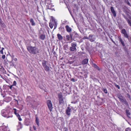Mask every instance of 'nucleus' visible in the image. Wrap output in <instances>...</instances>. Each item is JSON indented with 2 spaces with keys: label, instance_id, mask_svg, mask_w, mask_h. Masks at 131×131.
Listing matches in <instances>:
<instances>
[{
  "label": "nucleus",
  "instance_id": "obj_1",
  "mask_svg": "<svg viewBox=\"0 0 131 131\" xmlns=\"http://www.w3.org/2000/svg\"><path fill=\"white\" fill-rule=\"evenodd\" d=\"M27 49L28 51L30 54H36L41 53L42 51L36 47H32L31 46H28L27 47Z\"/></svg>",
  "mask_w": 131,
  "mask_h": 131
},
{
  "label": "nucleus",
  "instance_id": "obj_2",
  "mask_svg": "<svg viewBox=\"0 0 131 131\" xmlns=\"http://www.w3.org/2000/svg\"><path fill=\"white\" fill-rule=\"evenodd\" d=\"M10 108H8L6 110H2L1 112L2 115L7 118L12 117L13 115L10 111Z\"/></svg>",
  "mask_w": 131,
  "mask_h": 131
},
{
  "label": "nucleus",
  "instance_id": "obj_3",
  "mask_svg": "<svg viewBox=\"0 0 131 131\" xmlns=\"http://www.w3.org/2000/svg\"><path fill=\"white\" fill-rule=\"evenodd\" d=\"M58 96L59 99V104H63L64 101L61 92L58 94Z\"/></svg>",
  "mask_w": 131,
  "mask_h": 131
},
{
  "label": "nucleus",
  "instance_id": "obj_4",
  "mask_svg": "<svg viewBox=\"0 0 131 131\" xmlns=\"http://www.w3.org/2000/svg\"><path fill=\"white\" fill-rule=\"evenodd\" d=\"M47 61L44 60L42 63V65L45 70L47 72H49L50 70V68L49 66H48L47 65Z\"/></svg>",
  "mask_w": 131,
  "mask_h": 131
},
{
  "label": "nucleus",
  "instance_id": "obj_5",
  "mask_svg": "<svg viewBox=\"0 0 131 131\" xmlns=\"http://www.w3.org/2000/svg\"><path fill=\"white\" fill-rule=\"evenodd\" d=\"M46 103L48 108L49 110L51 111L53 108L52 104L51 101L49 100L47 101Z\"/></svg>",
  "mask_w": 131,
  "mask_h": 131
},
{
  "label": "nucleus",
  "instance_id": "obj_6",
  "mask_svg": "<svg viewBox=\"0 0 131 131\" xmlns=\"http://www.w3.org/2000/svg\"><path fill=\"white\" fill-rule=\"evenodd\" d=\"M72 46L70 48V50L71 51H74L76 49L75 47L77 46V44L75 42H73L71 44Z\"/></svg>",
  "mask_w": 131,
  "mask_h": 131
},
{
  "label": "nucleus",
  "instance_id": "obj_7",
  "mask_svg": "<svg viewBox=\"0 0 131 131\" xmlns=\"http://www.w3.org/2000/svg\"><path fill=\"white\" fill-rule=\"evenodd\" d=\"M71 108L72 110L74 109V108L72 106L71 107V108H70L69 107H68L66 110V113L67 115L69 117L70 115Z\"/></svg>",
  "mask_w": 131,
  "mask_h": 131
},
{
  "label": "nucleus",
  "instance_id": "obj_8",
  "mask_svg": "<svg viewBox=\"0 0 131 131\" xmlns=\"http://www.w3.org/2000/svg\"><path fill=\"white\" fill-rule=\"evenodd\" d=\"M121 32L122 34H123L124 37L125 38L128 39L129 36L127 34V33L125 29H122Z\"/></svg>",
  "mask_w": 131,
  "mask_h": 131
},
{
  "label": "nucleus",
  "instance_id": "obj_9",
  "mask_svg": "<svg viewBox=\"0 0 131 131\" xmlns=\"http://www.w3.org/2000/svg\"><path fill=\"white\" fill-rule=\"evenodd\" d=\"M118 98L119 99L120 101L122 102H124L125 104H128L127 101L126 100H124L123 99V96L121 94H119L118 95Z\"/></svg>",
  "mask_w": 131,
  "mask_h": 131
},
{
  "label": "nucleus",
  "instance_id": "obj_10",
  "mask_svg": "<svg viewBox=\"0 0 131 131\" xmlns=\"http://www.w3.org/2000/svg\"><path fill=\"white\" fill-rule=\"evenodd\" d=\"M43 33H40V35H39V38L40 39L42 40H44L46 37V36L44 32L43 31Z\"/></svg>",
  "mask_w": 131,
  "mask_h": 131
},
{
  "label": "nucleus",
  "instance_id": "obj_11",
  "mask_svg": "<svg viewBox=\"0 0 131 131\" xmlns=\"http://www.w3.org/2000/svg\"><path fill=\"white\" fill-rule=\"evenodd\" d=\"M118 38L119 39V42L121 43L122 46L123 47L125 46V45L124 42L122 39L121 37L120 36H118Z\"/></svg>",
  "mask_w": 131,
  "mask_h": 131
},
{
  "label": "nucleus",
  "instance_id": "obj_12",
  "mask_svg": "<svg viewBox=\"0 0 131 131\" xmlns=\"http://www.w3.org/2000/svg\"><path fill=\"white\" fill-rule=\"evenodd\" d=\"M54 21H56L54 19H52L50 22L49 23V26L51 29L53 28L54 25L55 23L54 22Z\"/></svg>",
  "mask_w": 131,
  "mask_h": 131
},
{
  "label": "nucleus",
  "instance_id": "obj_13",
  "mask_svg": "<svg viewBox=\"0 0 131 131\" xmlns=\"http://www.w3.org/2000/svg\"><path fill=\"white\" fill-rule=\"evenodd\" d=\"M111 11L113 14V16L115 17L116 16V13L113 7L111 6L110 8Z\"/></svg>",
  "mask_w": 131,
  "mask_h": 131
},
{
  "label": "nucleus",
  "instance_id": "obj_14",
  "mask_svg": "<svg viewBox=\"0 0 131 131\" xmlns=\"http://www.w3.org/2000/svg\"><path fill=\"white\" fill-rule=\"evenodd\" d=\"M65 28L66 29L67 31L69 32H70L72 31L71 29L68 25H66L65 26Z\"/></svg>",
  "mask_w": 131,
  "mask_h": 131
},
{
  "label": "nucleus",
  "instance_id": "obj_15",
  "mask_svg": "<svg viewBox=\"0 0 131 131\" xmlns=\"http://www.w3.org/2000/svg\"><path fill=\"white\" fill-rule=\"evenodd\" d=\"M88 59H84L82 62V64H87L88 62Z\"/></svg>",
  "mask_w": 131,
  "mask_h": 131
},
{
  "label": "nucleus",
  "instance_id": "obj_16",
  "mask_svg": "<svg viewBox=\"0 0 131 131\" xmlns=\"http://www.w3.org/2000/svg\"><path fill=\"white\" fill-rule=\"evenodd\" d=\"M32 99V98L30 96H27L26 98V102L30 103Z\"/></svg>",
  "mask_w": 131,
  "mask_h": 131
},
{
  "label": "nucleus",
  "instance_id": "obj_17",
  "mask_svg": "<svg viewBox=\"0 0 131 131\" xmlns=\"http://www.w3.org/2000/svg\"><path fill=\"white\" fill-rule=\"evenodd\" d=\"M57 36L58 39L59 40H62L63 39L62 36L60 34H57Z\"/></svg>",
  "mask_w": 131,
  "mask_h": 131
},
{
  "label": "nucleus",
  "instance_id": "obj_18",
  "mask_svg": "<svg viewBox=\"0 0 131 131\" xmlns=\"http://www.w3.org/2000/svg\"><path fill=\"white\" fill-rule=\"evenodd\" d=\"M93 36V35H90L89 36V38H90V40L91 42H93L95 40V38H92Z\"/></svg>",
  "mask_w": 131,
  "mask_h": 131
},
{
  "label": "nucleus",
  "instance_id": "obj_19",
  "mask_svg": "<svg viewBox=\"0 0 131 131\" xmlns=\"http://www.w3.org/2000/svg\"><path fill=\"white\" fill-rule=\"evenodd\" d=\"M30 22L32 26H34L35 25V24L33 19L32 18H30Z\"/></svg>",
  "mask_w": 131,
  "mask_h": 131
},
{
  "label": "nucleus",
  "instance_id": "obj_20",
  "mask_svg": "<svg viewBox=\"0 0 131 131\" xmlns=\"http://www.w3.org/2000/svg\"><path fill=\"white\" fill-rule=\"evenodd\" d=\"M36 122L38 126H39V120L38 119V118L37 117H36Z\"/></svg>",
  "mask_w": 131,
  "mask_h": 131
},
{
  "label": "nucleus",
  "instance_id": "obj_21",
  "mask_svg": "<svg viewBox=\"0 0 131 131\" xmlns=\"http://www.w3.org/2000/svg\"><path fill=\"white\" fill-rule=\"evenodd\" d=\"M124 17H125V18L126 19L129 25L130 26H131V22H130V21L129 19H128L127 18H126L125 17V16H124Z\"/></svg>",
  "mask_w": 131,
  "mask_h": 131
},
{
  "label": "nucleus",
  "instance_id": "obj_22",
  "mask_svg": "<svg viewBox=\"0 0 131 131\" xmlns=\"http://www.w3.org/2000/svg\"><path fill=\"white\" fill-rule=\"evenodd\" d=\"M126 113L127 116L128 117V116L130 115V113L129 112V110H126Z\"/></svg>",
  "mask_w": 131,
  "mask_h": 131
},
{
  "label": "nucleus",
  "instance_id": "obj_23",
  "mask_svg": "<svg viewBox=\"0 0 131 131\" xmlns=\"http://www.w3.org/2000/svg\"><path fill=\"white\" fill-rule=\"evenodd\" d=\"M54 22L55 23L54 25V29H55L57 27V22L56 21H54Z\"/></svg>",
  "mask_w": 131,
  "mask_h": 131
},
{
  "label": "nucleus",
  "instance_id": "obj_24",
  "mask_svg": "<svg viewBox=\"0 0 131 131\" xmlns=\"http://www.w3.org/2000/svg\"><path fill=\"white\" fill-rule=\"evenodd\" d=\"M102 90L104 92L105 94L107 93V90L106 89L103 88Z\"/></svg>",
  "mask_w": 131,
  "mask_h": 131
},
{
  "label": "nucleus",
  "instance_id": "obj_25",
  "mask_svg": "<svg viewBox=\"0 0 131 131\" xmlns=\"http://www.w3.org/2000/svg\"><path fill=\"white\" fill-rule=\"evenodd\" d=\"M66 39L67 41H69L70 40V37L69 35H67L66 36Z\"/></svg>",
  "mask_w": 131,
  "mask_h": 131
},
{
  "label": "nucleus",
  "instance_id": "obj_26",
  "mask_svg": "<svg viewBox=\"0 0 131 131\" xmlns=\"http://www.w3.org/2000/svg\"><path fill=\"white\" fill-rule=\"evenodd\" d=\"M4 48L2 47V48L1 50L0 51V53L2 54H3L4 53L3 52V50H4Z\"/></svg>",
  "mask_w": 131,
  "mask_h": 131
},
{
  "label": "nucleus",
  "instance_id": "obj_27",
  "mask_svg": "<svg viewBox=\"0 0 131 131\" xmlns=\"http://www.w3.org/2000/svg\"><path fill=\"white\" fill-rule=\"evenodd\" d=\"M0 25L1 27L2 28H5L6 27V25L4 23Z\"/></svg>",
  "mask_w": 131,
  "mask_h": 131
},
{
  "label": "nucleus",
  "instance_id": "obj_28",
  "mask_svg": "<svg viewBox=\"0 0 131 131\" xmlns=\"http://www.w3.org/2000/svg\"><path fill=\"white\" fill-rule=\"evenodd\" d=\"M125 131H131V128L129 127L126 128L125 129Z\"/></svg>",
  "mask_w": 131,
  "mask_h": 131
},
{
  "label": "nucleus",
  "instance_id": "obj_29",
  "mask_svg": "<svg viewBox=\"0 0 131 131\" xmlns=\"http://www.w3.org/2000/svg\"><path fill=\"white\" fill-rule=\"evenodd\" d=\"M115 86L118 88V89H120V87L118 85H117L116 84H115Z\"/></svg>",
  "mask_w": 131,
  "mask_h": 131
},
{
  "label": "nucleus",
  "instance_id": "obj_30",
  "mask_svg": "<svg viewBox=\"0 0 131 131\" xmlns=\"http://www.w3.org/2000/svg\"><path fill=\"white\" fill-rule=\"evenodd\" d=\"M126 3L129 5L130 6H131L130 3H129V1L128 0H127V1H126Z\"/></svg>",
  "mask_w": 131,
  "mask_h": 131
},
{
  "label": "nucleus",
  "instance_id": "obj_31",
  "mask_svg": "<svg viewBox=\"0 0 131 131\" xmlns=\"http://www.w3.org/2000/svg\"><path fill=\"white\" fill-rule=\"evenodd\" d=\"M17 117H18V119L19 121H22V119L21 118L20 115L18 116Z\"/></svg>",
  "mask_w": 131,
  "mask_h": 131
},
{
  "label": "nucleus",
  "instance_id": "obj_32",
  "mask_svg": "<svg viewBox=\"0 0 131 131\" xmlns=\"http://www.w3.org/2000/svg\"><path fill=\"white\" fill-rule=\"evenodd\" d=\"M16 82L15 81H14L13 82V84L12 85H13L16 86Z\"/></svg>",
  "mask_w": 131,
  "mask_h": 131
},
{
  "label": "nucleus",
  "instance_id": "obj_33",
  "mask_svg": "<svg viewBox=\"0 0 131 131\" xmlns=\"http://www.w3.org/2000/svg\"><path fill=\"white\" fill-rule=\"evenodd\" d=\"M13 110H14V113L16 114H17V110L16 108H14Z\"/></svg>",
  "mask_w": 131,
  "mask_h": 131
},
{
  "label": "nucleus",
  "instance_id": "obj_34",
  "mask_svg": "<svg viewBox=\"0 0 131 131\" xmlns=\"http://www.w3.org/2000/svg\"><path fill=\"white\" fill-rule=\"evenodd\" d=\"M5 56L4 55H3L2 56V58L3 59H5Z\"/></svg>",
  "mask_w": 131,
  "mask_h": 131
},
{
  "label": "nucleus",
  "instance_id": "obj_35",
  "mask_svg": "<svg viewBox=\"0 0 131 131\" xmlns=\"http://www.w3.org/2000/svg\"><path fill=\"white\" fill-rule=\"evenodd\" d=\"M93 65L94 67L95 68H96L97 66L95 64H94Z\"/></svg>",
  "mask_w": 131,
  "mask_h": 131
},
{
  "label": "nucleus",
  "instance_id": "obj_36",
  "mask_svg": "<svg viewBox=\"0 0 131 131\" xmlns=\"http://www.w3.org/2000/svg\"><path fill=\"white\" fill-rule=\"evenodd\" d=\"M18 123L19 126L20 127H21L22 126V124L20 122H19Z\"/></svg>",
  "mask_w": 131,
  "mask_h": 131
},
{
  "label": "nucleus",
  "instance_id": "obj_37",
  "mask_svg": "<svg viewBox=\"0 0 131 131\" xmlns=\"http://www.w3.org/2000/svg\"><path fill=\"white\" fill-rule=\"evenodd\" d=\"M89 38L86 36H85L83 38V39H88Z\"/></svg>",
  "mask_w": 131,
  "mask_h": 131
},
{
  "label": "nucleus",
  "instance_id": "obj_38",
  "mask_svg": "<svg viewBox=\"0 0 131 131\" xmlns=\"http://www.w3.org/2000/svg\"><path fill=\"white\" fill-rule=\"evenodd\" d=\"M4 23L2 21V20H0V25Z\"/></svg>",
  "mask_w": 131,
  "mask_h": 131
},
{
  "label": "nucleus",
  "instance_id": "obj_39",
  "mask_svg": "<svg viewBox=\"0 0 131 131\" xmlns=\"http://www.w3.org/2000/svg\"><path fill=\"white\" fill-rule=\"evenodd\" d=\"M33 128L34 130H36V127L34 126H33Z\"/></svg>",
  "mask_w": 131,
  "mask_h": 131
},
{
  "label": "nucleus",
  "instance_id": "obj_40",
  "mask_svg": "<svg viewBox=\"0 0 131 131\" xmlns=\"http://www.w3.org/2000/svg\"><path fill=\"white\" fill-rule=\"evenodd\" d=\"M71 81H72L73 82L75 81V80L74 78H72L71 79Z\"/></svg>",
  "mask_w": 131,
  "mask_h": 131
},
{
  "label": "nucleus",
  "instance_id": "obj_41",
  "mask_svg": "<svg viewBox=\"0 0 131 131\" xmlns=\"http://www.w3.org/2000/svg\"><path fill=\"white\" fill-rule=\"evenodd\" d=\"M15 115L17 117L20 115L18 113H17Z\"/></svg>",
  "mask_w": 131,
  "mask_h": 131
},
{
  "label": "nucleus",
  "instance_id": "obj_42",
  "mask_svg": "<svg viewBox=\"0 0 131 131\" xmlns=\"http://www.w3.org/2000/svg\"><path fill=\"white\" fill-rule=\"evenodd\" d=\"M84 76L85 78H86L87 77V74H85L84 75Z\"/></svg>",
  "mask_w": 131,
  "mask_h": 131
},
{
  "label": "nucleus",
  "instance_id": "obj_43",
  "mask_svg": "<svg viewBox=\"0 0 131 131\" xmlns=\"http://www.w3.org/2000/svg\"><path fill=\"white\" fill-rule=\"evenodd\" d=\"M95 68L97 70H100L98 66Z\"/></svg>",
  "mask_w": 131,
  "mask_h": 131
},
{
  "label": "nucleus",
  "instance_id": "obj_44",
  "mask_svg": "<svg viewBox=\"0 0 131 131\" xmlns=\"http://www.w3.org/2000/svg\"><path fill=\"white\" fill-rule=\"evenodd\" d=\"M13 85H10V86H9V88L10 89H12V86Z\"/></svg>",
  "mask_w": 131,
  "mask_h": 131
},
{
  "label": "nucleus",
  "instance_id": "obj_45",
  "mask_svg": "<svg viewBox=\"0 0 131 131\" xmlns=\"http://www.w3.org/2000/svg\"><path fill=\"white\" fill-rule=\"evenodd\" d=\"M103 104V103L102 102L100 104V105H102Z\"/></svg>",
  "mask_w": 131,
  "mask_h": 131
},
{
  "label": "nucleus",
  "instance_id": "obj_46",
  "mask_svg": "<svg viewBox=\"0 0 131 131\" xmlns=\"http://www.w3.org/2000/svg\"><path fill=\"white\" fill-rule=\"evenodd\" d=\"M101 100H102V101H103L104 100V99L103 98H101Z\"/></svg>",
  "mask_w": 131,
  "mask_h": 131
},
{
  "label": "nucleus",
  "instance_id": "obj_47",
  "mask_svg": "<svg viewBox=\"0 0 131 131\" xmlns=\"http://www.w3.org/2000/svg\"><path fill=\"white\" fill-rule=\"evenodd\" d=\"M112 42H113V43H115V42H114V41L113 40H112Z\"/></svg>",
  "mask_w": 131,
  "mask_h": 131
},
{
  "label": "nucleus",
  "instance_id": "obj_48",
  "mask_svg": "<svg viewBox=\"0 0 131 131\" xmlns=\"http://www.w3.org/2000/svg\"><path fill=\"white\" fill-rule=\"evenodd\" d=\"M14 60H15V61H16L17 60V58H15V59Z\"/></svg>",
  "mask_w": 131,
  "mask_h": 131
},
{
  "label": "nucleus",
  "instance_id": "obj_49",
  "mask_svg": "<svg viewBox=\"0 0 131 131\" xmlns=\"http://www.w3.org/2000/svg\"><path fill=\"white\" fill-rule=\"evenodd\" d=\"M80 73L81 74H82V72H80Z\"/></svg>",
  "mask_w": 131,
  "mask_h": 131
},
{
  "label": "nucleus",
  "instance_id": "obj_50",
  "mask_svg": "<svg viewBox=\"0 0 131 131\" xmlns=\"http://www.w3.org/2000/svg\"><path fill=\"white\" fill-rule=\"evenodd\" d=\"M76 131H78V130H76Z\"/></svg>",
  "mask_w": 131,
  "mask_h": 131
}]
</instances>
